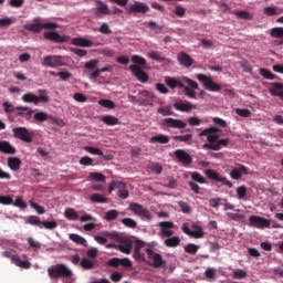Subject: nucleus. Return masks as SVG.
Listing matches in <instances>:
<instances>
[{"mask_svg": "<svg viewBox=\"0 0 283 283\" xmlns=\"http://www.w3.org/2000/svg\"><path fill=\"white\" fill-rule=\"evenodd\" d=\"M220 128H216V126H210L209 128H205L199 133V137L207 136L208 144H203V149H210L213 151H219L221 147H227L230 143V139H219L218 133H220Z\"/></svg>", "mask_w": 283, "mask_h": 283, "instance_id": "obj_1", "label": "nucleus"}, {"mask_svg": "<svg viewBox=\"0 0 283 283\" xmlns=\"http://www.w3.org/2000/svg\"><path fill=\"white\" fill-rule=\"evenodd\" d=\"M48 274L51 280L59 279H71L74 275V272L66 264H55L48 269Z\"/></svg>", "mask_w": 283, "mask_h": 283, "instance_id": "obj_2", "label": "nucleus"}, {"mask_svg": "<svg viewBox=\"0 0 283 283\" xmlns=\"http://www.w3.org/2000/svg\"><path fill=\"white\" fill-rule=\"evenodd\" d=\"M39 95L28 92L21 97L22 102L33 105H39L40 103L48 104L50 102L49 92L46 90H39Z\"/></svg>", "mask_w": 283, "mask_h": 283, "instance_id": "obj_3", "label": "nucleus"}, {"mask_svg": "<svg viewBox=\"0 0 283 283\" xmlns=\"http://www.w3.org/2000/svg\"><path fill=\"white\" fill-rule=\"evenodd\" d=\"M24 29L32 33H41L42 30H56L59 24L56 22H44L42 23L40 19H34L33 23H28L24 25Z\"/></svg>", "mask_w": 283, "mask_h": 283, "instance_id": "obj_4", "label": "nucleus"}, {"mask_svg": "<svg viewBox=\"0 0 283 283\" xmlns=\"http://www.w3.org/2000/svg\"><path fill=\"white\" fill-rule=\"evenodd\" d=\"M13 137L22 140L23 143L31 144L34 140L33 130L25 128V126H18L17 128H12Z\"/></svg>", "mask_w": 283, "mask_h": 283, "instance_id": "obj_5", "label": "nucleus"}, {"mask_svg": "<svg viewBox=\"0 0 283 283\" xmlns=\"http://www.w3.org/2000/svg\"><path fill=\"white\" fill-rule=\"evenodd\" d=\"M197 78L199 82L202 83V85L206 87V90H208L210 92H220V90H221L220 84L216 83L211 76L199 73V74H197Z\"/></svg>", "mask_w": 283, "mask_h": 283, "instance_id": "obj_6", "label": "nucleus"}, {"mask_svg": "<svg viewBox=\"0 0 283 283\" xmlns=\"http://www.w3.org/2000/svg\"><path fill=\"white\" fill-rule=\"evenodd\" d=\"M205 175L209 180H212L217 184H221L222 186H226L229 189L233 187V185L229 180H227V178L221 177V175H219V172H216V170H211L210 168H208L207 170H205Z\"/></svg>", "mask_w": 283, "mask_h": 283, "instance_id": "obj_7", "label": "nucleus"}, {"mask_svg": "<svg viewBox=\"0 0 283 283\" xmlns=\"http://www.w3.org/2000/svg\"><path fill=\"white\" fill-rule=\"evenodd\" d=\"M199 85L196 81L186 77L185 82H184V94L192 99H196V90H198Z\"/></svg>", "mask_w": 283, "mask_h": 283, "instance_id": "obj_8", "label": "nucleus"}, {"mask_svg": "<svg viewBox=\"0 0 283 283\" xmlns=\"http://www.w3.org/2000/svg\"><path fill=\"white\" fill-rule=\"evenodd\" d=\"M126 11L128 12V14H146L147 12H149V6L145 2L135 1L133 4L126 7Z\"/></svg>", "mask_w": 283, "mask_h": 283, "instance_id": "obj_9", "label": "nucleus"}, {"mask_svg": "<svg viewBox=\"0 0 283 283\" xmlns=\"http://www.w3.org/2000/svg\"><path fill=\"white\" fill-rule=\"evenodd\" d=\"M128 210L140 218L151 220V212H149V210L145 209V207L139 203L132 202L128 207Z\"/></svg>", "mask_w": 283, "mask_h": 283, "instance_id": "obj_10", "label": "nucleus"}, {"mask_svg": "<svg viewBox=\"0 0 283 283\" xmlns=\"http://www.w3.org/2000/svg\"><path fill=\"white\" fill-rule=\"evenodd\" d=\"M42 65L51 69L63 66V57L62 55H46L43 59Z\"/></svg>", "mask_w": 283, "mask_h": 283, "instance_id": "obj_11", "label": "nucleus"}, {"mask_svg": "<svg viewBox=\"0 0 283 283\" xmlns=\"http://www.w3.org/2000/svg\"><path fill=\"white\" fill-rule=\"evenodd\" d=\"M249 226L256 228V229H269L271 227V223L269 220L258 217V216H251L249 219Z\"/></svg>", "mask_w": 283, "mask_h": 283, "instance_id": "obj_12", "label": "nucleus"}, {"mask_svg": "<svg viewBox=\"0 0 283 283\" xmlns=\"http://www.w3.org/2000/svg\"><path fill=\"white\" fill-rule=\"evenodd\" d=\"M192 230L189 229L188 223H184L181 230L185 234L192 237L195 239H201L203 237V230L201 227L196 224L191 226Z\"/></svg>", "mask_w": 283, "mask_h": 283, "instance_id": "obj_13", "label": "nucleus"}, {"mask_svg": "<svg viewBox=\"0 0 283 283\" xmlns=\"http://www.w3.org/2000/svg\"><path fill=\"white\" fill-rule=\"evenodd\" d=\"M187 76L181 77H174V76H166L165 77V84L170 88H182L185 86Z\"/></svg>", "mask_w": 283, "mask_h": 283, "instance_id": "obj_14", "label": "nucleus"}, {"mask_svg": "<svg viewBox=\"0 0 283 283\" xmlns=\"http://www.w3.org/2000/svg\"><path fill=\"white\" fill-rule=\"evenodd\" d=\"M129 71L140 83L146 84L147 82H149V74H147V72L143 71V69H140V66L129 65Z\"/></svg>", "mask_w": 283, "mask_h": 283, "instance_id": "obj_15", "label": "nucleus"}, {"mask_svg": "<svg viewBox=\"0 0 283 283\" xmlns=\"http://www.w3.org/2000/svg\"><path fill=\"white\" fill-rule=\"evenodd\" d=\"M45 40L54 42V43H65L69 41L67 35H62L56 31H45L43 33Z\"/></svg>", "mask_w": 283, "mask_h": 283, "instance_id": "obj_16", "label": "nucleus"}, {"mask_svg": "<svg viewBox=\"0 0 283 283\" xmlns=\"http://www.w3.org/2000/svg\"><path fill=\"white\" fill-rule=\"evenodd\" d=\"M174 156L177 159L178 163L182 164L184 166H189L192 164V157L186 150H182V148H178L177 150H174Z\"/></svg>", "mask_w": 283, "mask_h": 283, "instance_id": "obj_17", "label": "nucleus"}, {"mask_svg": "<svg viewBox=\"0 0 283 283\" xmlns=\"http://www.w3.org/2000/svg\"><path fill=\"white\" fill-rule=\"evenodd\" d=\"M106 248L108 249L115 248V249H118L122 253L130 254L132 249H134V243L128 239H124L122 240L120 244H118L117 247H114V244H107Z\"/></svg>", "mask_w": 283, "mask_h": 283, "instance_id": "obj_18", "label": "nucleus"}, {"mask_svg": "<svg viewBox=\"0 0 283 283\" xmlns=\"http://www.w3.org/2000/svg\"><path fill=\"white\" fill-rule=\"evenodd\" d=\"M159 228H160V235L161 237H166V238H171L174 237V222L171 221H164V222H159Z\"/></svg>", "mask_w": 283, "mask_h": 283, "instance_id": "obj_19", "label": "nucleus"}, {"mask_svg": "<svg viewBox=\"0 0 283 283\" xmlns=\"http://www.w3.org/2000/svg\"><path fill=\"white\" fill-rule=\"evenodd\" d=\"M161 124L167 128L184 129L186 127L185 122L181 119H174V117H167L163 119Z\"/></svg>", "mask_w": 283, "mask_h": 283, "instance_id": "obj_20", "label": "nucleus"}, {"mask_svg": "<svg viewBox=\"0 0 283 283\" xmlns=\"http://www.w3.org/2000/svg\"><path fill=\"white\" fill-rule=\"evenodd\" d=\"M145 252L149 259H153L154 268L159 269L165 264V260H163V255L155 253L154 250H151L150 248L146 249Z\"/></svg>", "mask_w": 283, "mask_h": 283, "instance_id": "obj_21", "label": "nucleus"}, {"mask_svg": "<svg viewBox=\"0 0 283 283\" xmlns=\"http://www.w3.org/2000/svg\"><path fill=\"white\" fill-rule=\"evenodd\" d=\"M174 108L178 112H182V113H189L192 109H196L197 106H193V104L189 101H177L174 104Z\"/></svg>", "mask_w": 283, "mask_h": 283, "instance_id": "obj_22", "label": "nucleus"}, {"mask_svg": "<svg viewBox=\"0 0 283 283\" xmlns=\"http://www.w3.org/2000/svg\"><path fill=\"white\" fill-rule=\"evenodd\" d=\"M15 111L18 112L17 116H20L28 122H30L32 115L35 114V111H33V108H29V106H15Z\"/></svg>", "mask_w": 283, "mask_h": 283, "instance_id": "obj_23", "label": "nucleus"}, {"mask_svg": "<svg viewBox=\"0 0 283 283\" xmlns=\"http://www.w3.org/2000/svg\"><path fill=\"white\" fill-rule=\"evenodd\" d=\"M145 248V242L137 240L135 242V248H134V253H133V258L137 261V262H145V254L140 253V249Z\"/></svg>", "mask_w": 283, "mask_h": 283, "instance_id": "obj_24", "label": "nucleus"}, {"mask_svg": "<svg viewBox=\"0 0 283 283\" xmlns=\"http://www.w3.org/2000/svg\"><path fill=\"white\" fill-rule=\"evenodd\" d=\"M177 61L179 62L180 65L187 69L191 67L193 64V60L191 59V56L184 51L178 53Z\"/></svg>", "mask_w": 283, "mask_h": 283, "instance_id": "obj_25", "label": "nucleus"}, {"mask_svg": "<svg viewBox=\"0 0 283 283\" xmlns=\"http://www.w3.org/2000/svg\"><path fill=\"white\" fill-rule=\"evenodd\" d=\"M270 94L272 96L280 97V99L283 102V83L281 82L271 83Z\"/></svg>", "mask_w": 283, "mask_h": 283, "instance_id": "obj_26", "label": "nucleus"}, {"mask_svg": "<svg viewBox=\"0 0 283 283\" xmlns=\"http://www.w3.org/2000/svg\"><path fill=\"white\" fill-rule=\"evenodd\" d=\"M242 174L248 175L249 168H247V166H242V164H240L238 168H232V170L230 172V177L233 180H239L242 178Z\"/></svg>", "mask_w": 283, "mask_h": 283, "instance_id": "obj_27", "label": "nucleus"}, {"mask_svg": "<svg viewBox=\"0 0 283 283\" xmlns=\"http://www.w3.org/2000/svg\"><path fill=\"white\" fill-rule=\"evenodd\" d=\"M132 62L130 66H138L140 70H147V60L138 54L132 55Z\"/></svg>", "mask_w": 283, "mask_h": 283, "instance_id": "obj_28", "label": "nucleus"}, {"mask_svg": "<svg viewBox=\"0 0 283 283\" xmlns=\"http://www.w3.org/2000/svg\"><path fill=\"white\" fill-rule=\"evenodd\" d=\"M72 44L80 48H92L94 46V42L86 38H73Z\"/></svg>", "mask_w": 283, "mask_h": 283, "instance_id": "obj_29", "label": "nucleus"}, {"mask_svg": "<svg viewBox=\"0 0 283 283\" xmlns=\"http://www.w3.org/2000/svg\"><path fill=\"white\" fill-rule=\"evenodd\" d=\"M0 151L6 155H14L17 154V148L10 142H0Z\"/></svg>", "mask_w": 283, "mask_h": 283, "instance_id": "obj_30", "label": "nucleus"}, {"mask_svg": "<svg viewBox=\"0 0 283 283\" xmlns=\"http://www.w3.org/2000/svg\"><path fill=\"white\" fill-rule=\"evenodd\" d=\"M22 161L20 157H8V167L13 171H19L21 168Z\"/></svg>", "mask_w": 283, "mask_h": 283, "instance_id": "obj_31", "label": "nucleus"}, {"mask_svg": "<svg viewBox=\"0 0 283 283\" xmlns=\"http://www.w3.org/2000/svg\"><path fill=\"white\" fill-rule=\"evenodd\" d=\"M96 14L99 15H108L109 14V7L102 0L96 1Z\"/></svg>", "mask_w": 283, "mask_h": 283, "instance_id": "obj_32", "label": "nucleus"}, {"mask_svg": "<svg viewBox=\"0 0 283 283\" xmlns=\"http://www.w3.org/2000/svg\"><path fill=\"white\" fill-rule=\"evenodd\" d=\"M33 119L38 123H45L49 119L56 120L54 117H52V115L44 113V111H39L38 113H34Z\"/></svg>", "mask_w": 283, "mask_h": 283, "instance_id": "obj_33", "label": "nucleus"}, {"mask_svg": "<svg viewBox=\"0 0 283 283\" xmlns=\"http://www.w3.org/2000/svg\"><path fill=\"white\" fill-rule=\"evenodd\" d=\"M149 143L167 145L169 144V137L167 135H155L154 137H150Z\"/></svg>", "mask_w": 283, "mask_h": 283, "instance_id": "obj_34", "label": "nucleus"}, {"mask_svg": "<svg viewBox=\"0 0 283 283\" xmlns=\"http://www.w3.org/2000/svg\"><path fill=\"white\" fill-rule=\"evenodd\" d=\"M69 239H70L72 242H74L75 244L83 245V247H85V248L88 247L87 240L84 239L83 237L78 235V234L72 233V234L69 235Z\"/></svg>", "mask_w": 283, "mask_h": 283, "instance_id": "obj_35", "label": "nucleus"}, {"mask_svg": "<svg viewBox=\"0 0 283 283\" xmlns=\"http://www.w3.org/2000/svg\"><path fill=\"white\" fill-rule=\"evenodd\" d=\"M13 264H15L18 268L25 269V270H29L32 266L31 262H29L28 260L22 261L19 255L13 258Z\"/></svg>", "mask_w": 283, "mask_h": 283, "instance_id": "obj_36", "label": "nucleus"}, {"mask_svg": "<svg viewBox=\"0 0 283 283\" xmlns=\"http://www.w3.org/2000/svg\"><path fill=\"white\" fill-rule=\"evenodd\" d=\"M259 74H260L263 78L269 80V81H274V80L277 78V76H276L274 73H272L269 69H265V67H261V69L259 70Z\"/></svg>", "mask_w": 283, "mask_h": 283, "instance_id": "obj_37", "label": "nucleus"}, {"mask_svg": "<svg viewBox=\"0 0 283 283\" xmlns=\"http://www.w3.org/2000/svg\"><path fill=\"white\" fill-rule=\"evenodd\" d=\"M115 189H118V191L127 189V184L123 181H112L108 186V192H113Z\"/></svg>", "mask_w": 283, "mask_h": 283, "instance_id": "obj_38", "label": "nucleus"}, {"mask_svg": "<svg viewBox=\"0 0 283 283\" xmlns=\"http://www.w3.org/2000/svg\"><path fill=\"white\" fill-rule=\"evenodd\" d=\"M271 36L282 40L280 44H283V27H275L271 29Z\"/></svg>", "mask_w": 283, "mask_h": 283, "instance_id": "obj_39", "label": "nucleus"}, {"mask_svg": "<svg viewBox=\"0 0 283 283\" xmlns=\"http://www.w3.org/2000/svg\"><path fill=\"white\" fill-rule=\"evenodd\" d=\"M164 244L168 248H176L180 244V239L178 237L171 235L164 241Z\"/></svg>", "mask_w": 283, "mask_h": 283, "instance_id": "obj_40", "label": "nucleus"}, {"mask_svg": "<svg viewBox=\"0 0 283 283\" xmlns=\"http://www.w3.org/2000/svg\"><path fill=\"white\" fill-rule=\"evenodd\" d=\"M88 180L96 182H105L106 178L105 175H103V172H90Z\"/></svg>", "mask_w": 283, "mask_h": 283, "instance_id": "obj_41", "label": "nucleus"}, {"mask_svg": "<svg viewBox=\"0 0 283 283\" xmlns=\"http://www.w3.org/2000/svg\"><path fill=\"white\" fill-rule=\"evenodd\" d=\"M98 105L104 107V108H108V109L116 108V104L114 103V101L107 99V98L98 99Z\"/></svg>", "mask_w": 283, "mask_h": 283, "instance_id": "obj_42", "label": "nucleus"}, {"mask_svg": "<svg viewBox=\"0 0 283 283\" xmlns=\"http://www.w3.org/2000/svg\"><path fill=\"white\" fill-rule=\"evenodd\" d=\"M64 217L69 219L70 221H76L80 219L78 213L74 209H66L64 212Z\"/></svg>", "mask_w": 283, "mask_h": 283, "instance_id": "obj_43", "label": "nucleus"}, {"mask_svg": "<svg viewBox=\"0 0 283 283\" xmlns=\"http://www.w3.org/2000/svg\"><path fill=\"white\" fill-rule=\"evenodd\" d=\"M234 14L237 15L238 19L250 21L253 19V14L249 11H235Z\"/></svg>", "mask_w": 283, "mask_h": 283, "instance_id": "obj_44", "label": "nucleus"}, {"mask_svg": "<svg viewBox=\"0 0 283 283\" xmlns=\"http://www.w3.org/2000/svg\"><path fill=\"white\" fill-rule=\"evenodd\" d=\"M148 169L156 175L163 174V164H158V161H154L149 164Z\"/></svg>", "mask_w": 283, "mask_h": 283, "instance_id": "obj_45", "label": "nucleus"}, {"mask_svg": "<svg viewBox=\"0 0 283 283\" xmlns=\"http://www.w3.org/2000/svg\"><path fill=\"white\" fill-rule=\"evenodd\" d=\"M102 122L108 126L118 125V117H114V115H105Z\"/></svg>", "mask_w": 283, "mask_h": 283, "instance_id": "obj_46", "label": "nucleus"}, {"mask_svg": "<svg viewBox=\"0 0 283 283\" xmlns=\"http://www.w3.org/2000/svg\"><path fill=\"white\" fill-rule=\"evenodd\" d=\"M94 31H98L99 33L104 35H111L112 29L109 28V24L107 22H103L98 29L94 28Z\"/></svg>", "mask_w": 283, "mask_h": 283, "instance_id": "obj_47", "label": "nucleus"}, {"mask_svg": "<svg viewBox=\"0 0 283 283\" xmlns=\"http://www.w3.org/2000/svg\"><path fill=\"white\" fill-rule=\"evenodd\" d=\"M25 223L35 226V227H41L43 224V221L36 216H30L27 218Z\"/></svg>", "mask_w": 283, "mask_h": 283, "instance_id": "obj_48", "label": "nucleus"}, {"mask_svg": "<svg viewBox=\"0 0 283 283\" xmlns=\"http://www.w3.org/2000/svg\"><path fill=\"white\" fill-rule=\"evenodd\" d=\"M146 24L148 25V28L155 32V34H160L163 33V25H158V23H156V21H148L146 22Z\"/></svg>", "mask_w": 283, "mask_h": 283, "instance_id": "obj_49", "label": "nucleus"}, {"mask_svg": "<svg viewBox=\"0 0 283 283\" xmlns=\"http://www.w3.org/2000/svg\"><path fill=\"white\" fill-rule=\"evenodd\" d=\"M12 206H14L19 209H22V210L28 208V205H27V202H24L22 197H17L15 200H14V198H12Z\"/></svg>", "mask_w": 283, "mask_h": 283, "instance_id": "obj_50", "label": "nucleus"}, {"mask_svg": "<svg viewBox=\"0 0 283 283\" xmlns=\"http://www.w3.org/2000/svg\"><path fill=\"white\" fill-rule=\"evenodd\" d=\"M191 138H192V135H175L172 137L174 140L179 143H186L188 145H190Z\"/></svg>", "mask_w": 283, "mask_h": 283, "instance_id": "obj_51", "label": "nucleus"}, {"mask_svg": "<svg viewBox=\"0 0 283 283\" xmlns=\"http://www.w3.org/2000/svg\"><path fill=\"white\" fill-rule=\"evenodd\" d=\"M148 56L154 60V61H157L159 63H163L165 62V56H163V54H160L159 51H150L148 52Z\"/></svg>", "mask_w": 283, "mask_h": 283, "instance_id": "obj_52", "label": "nucleus"}, {"mask_svg": "<svg viewBox=\"0 0 283 283\" xmlns=\"http://www.w3.org/2000/svg\"><path fill=\"white\" fill-rule=\"evenodd\" d=\"M90 200L94 203H107V198L105 196H102L99 193H94L90 197Z\"/></svg>", "mask_w": 283, "mask_h": 283, "instance_id": "obj_53", "label": "nucleus"}, {"mask_svg": "<svg viewBox=\"0 0 283 283\" xmlns=\"http://www.w3.org/2000/svg\"><path fill=\"white\" fill-rule=\"evenodd\" d=\"M157 113L161 116H174V111H171V106H160L157 108Z\"/></svg>", "mask_w": 283, "mask_h": 283, "instance_id": "obj_54", "label": "nucleus"}, {"mask_svg": "<svg viewBox=\"0 0 283 283\" xmlns=\"http://www.w3.org/2000/svg\"><path fill=\"white\" fill-rule=\"evenodd\" d=\"M247 276H248L247 272L241 270V269L232 271V277L235 279V280H243Z\"/></svg>", "mask_w": 283, "mask_h": 283, "instance_id": "obj_55", "label": "nucleus"}, {"mask_svg": "<svg viewBox=\"0 0 283 283\" xmlns=\"http://www.w3.org/2000/svg\"><path fill=\"white\" fill-rule=\"evenodd\" d=\"M80 265H81L84 270H94V269H95V264H94L90 259H83V260H81Z\"/></svg>", "mask_w": 283, "mask_h": 283, "instance_id": "obj_56", "label": "nucleus"}, {"mask_svg": "<svg viewBox=\"0 0 283 283\" xmlns=\"http://www.w3.org/2000/svg\"><path fill=\"white\" fill-rule=\"evenodd\" d=\"M14 196H0V205L3 206H12L13 205Z\"/></svg>", "mask_w": 283, "mask_h": 283, "instance_id": "obj_57", "label": "nucleus"}, {"mask_svg": "<svg viewBox=\"0 0 283 283\" xmlns=\"http://www.w3.org/2000/svg\"><path fill=\"white\" fill-rule=\"evenodd\" d=\"M118 218V211L117 210H109L105 213L104 219L106 221H114Z\"/></svg>", "mask_w": 283, "mask_h": 283, "instance_id": "obj_58", "label": "nucleus"}, {"mask_svg": "<svg viewBox=\"0 0 283 283\" xmlns=\"http://www.w3.org/2000/svg\"><path fill=\"white\" fill-rule=\"evenodd\" d=\"M122 223L130 229H136L138 227V223L132 219V218H125L122 220Z\"/></svg>", "mask_w": 283, "mask_h": 283, "instance_id": "obj_59", "label": "nucleus"}, {"mask_svg": "<svg viewBox=\"0 0 283 283\" xmlns=\"http://www.w3.org/2000/svg\"><path fill=\"white\" fill-rule=\"evenodd\" d=\"M235 114L242 118H249L251 111H249V108H235Z\"/></svg>", "mask_w": 283, "mask_h": 283, "instance_id": "obj_60", "label": "nucleus"}, {"mask_svg": "<svg viewBox=\"0 0 283 283\" xmlns=\"http://www.w3.org/2000/svg\"><path fill=\"white\" fill-rule=\"evenodd\" d=\"M80 165L88 167V166H94L95 164H94L93 157L86 156V157H81Z\"/></svg>", "mask_w": 283, "mask_h": 283, "instance_id": "obj_61", "label": "nucleus"}, {"mask_svg": "<svg viewBox=\"0 0 283 283\" xmlns=\"http://www.w3.org/2000/svg\"><path fill=\"white\" fill-rule=\"evenodd\" d=\"M191 179L200 185L206 184V179L202 177L200 172H191Z\"/></svg>", "mask_w": 283, "mask_h": 283, "instance_id": "obj_62", "label": "nucleus"}, {"mask_svg": "<svg viewBox=\"0 0 283 283\" xmlns=\"http://www.w3.org/2000/svg\"><path fill=\"white\" fill-rule=\"evenodd\" d=\"M199 247L192 243H189L185 247V252L189 254H196Z\"/></svg>", "mask_w": 283, "mask_h": 283, "instance_id": "obj_63", "label": "nucleus"}, {"mask_svg": "<svg viewBox=\"0 0 283 283\" xmlns=\"http://www.w3.org/2000/svg\"><path fill=\"white\" fill-rule=\"evenodd\" d=\"M178 206L184 213L189 214L191 212V208L188 206V203L180 201L178 202Z\"/></svg>", "mask_w": 283, "mask_h": 283, "instance_id": "obj_64", "label": "nucleus"}]
</instances>
